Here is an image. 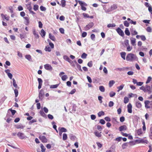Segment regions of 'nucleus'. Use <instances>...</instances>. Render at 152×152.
<instances>
[{
    "label": "nucleus",
    "instance_id": "f257e3e1",
    "mask_svg": "<svg viewBox=\"0 0 152 152\" xmlns=\"http://www.w3.org/2000/svg\"><path fill=\"white\" fill-rule=\"evenodd\" d=\"M126 58L127 61H133L137 59L136 55L132 53L128 54L126 56Z\"/></svg>",
    "mask_w": 152,
    "mask_h": 152
},
{
    "label": "nucleus",
    "instance_id": "f03ea898",
    "mask_svg": "<svg viewBox=\"0 0 152 152\" xmlns=\"http://www.w3.org/2000/svg\"><path fill=\"white\" fill-rule=\"evenodd\" d=\"M140 89L142 90L145 92L148 93L149 94L152 92L151 87L147 85H146L145 86H142L140 88Z\"/></svg>",
    "mask_w": 152,
    "mask_h": 152
},
{
    "label": "nucleus",
    "instance_id": "7ed1b4c3",
    "mask_svg": "<svg viewBox=\"0 0 152 152\" xmlns=\"http://www.w3.org/2000/svg\"><path fill=\"white\" fill-rule=\"evenodd\" d=\"M78 2L81 6V9L83 11H86V8L84 6H87V4L85 3L80 0L78 1Z\"/></svg>",
    "mask_w": 152,
    "mask_h": 152
},
{
    "label": "nucleus",
    "instance_id": "20e7f679",
    "mask_svg": "<svg viewBox=\"0 0 152 152\" xmlns=\"http://www.w3.org/2000/svg\"><path fill=\"white\" fill-rule=\"evenodd\" d=\"M94 23L93 22H90L84 28V30L87 31L92 28L94 26Z\"/></svg>",
    "mask_w": 152,
    "mask_h": 152
},
{
    "label": "nucleus",
    "instance_id": "39448f33",
    "mask_svg": "<svg viewBox=\"0 0 152 152\" xmlns=\"http://www.w3.org/2000/svg\"><path fill=\"white\" fill-rule=\"evenodd\" d=\"M17 136L21 139H23L26 138V137L23 133L19 132L17 134Z\"/></svg>",
    "mask_w": 152,
    "mask_h": 152
},
{
    "label": "nucleus",
    "instance_id": "423d86ee",
    "mask_svg": "<svg viewBox=\"0 0 152 152\" xmlns=\"http://www.w3.org/2000/svg\"><path fill=\"white\" fill-rule=\"evenodd\" d=\"M136 142L138 143H145L147 144L148 143V141L146 140H145L144 139L140 140H136Z\"/></svg>",
    "mask_w": 152,
    "mask_h": 152
},
{
    "label": "nucleus",
    "instance_id": "0eeeda50",
    "mask_svg": "<svg viewBox=\"0 0 152 152\" xmlns=\"http://www.w3.org/2000/svg\"><path fill=\"white\" fill-rule=\"evenodd\" d=\"M116 31L119 35L123 37L124 35V34L123 31L119 28H118L116 29Z\"/></svg>",
    "mask_w": 152,
    "mask_h": 152
},
{
    "label": "nucleus",
    "instance_id": "6e6552de",
    "mask_svg": "<svg viewBox=\"0 0 152 152\" xmlns=\"http://www.w3.org/2000/svg\"><path fill=\"white\" fill-rule=\"evenodd\" d=\"M39 139L43 142H47V139L44 136L40 135L39 136Z\"/></svg>",
    "mask_w": 152,
    "mask_h": 152
},
{
    "label": "nucleus",
    "instance_id": "1a4fd4ad",
    "mask_svg": "<svg viewBox=\"0 0 152 152\" xmlns=\"http://www.w3.org/2000/svg\"><path fill=\"white\" fill-rule=\"evenodd\" d=\"M44 66L45 68L48 70L51 71L52 70V67L49 64H46L44 65Z\"/></svg>",
    "mask_w": 152,
    "mask_h": 152
},
{
    "label": "nucleus",
    "instance_id": "9d476101",
    "mask_svg": "<svg viewBox=\"0 0 152 152\" xmlns=\"http://www.w3.org/2000/svg\"><path fill=\"white\" fill-rule=\"evenodd\" d=\"M132 105L130 103H129L127 105L128 112L129 113H131L132 111Z\"/></svg>",
    "mask_w": 152,
    "mask_h": 152
},
{
    "label": "nucleus",
    "instance_id": "9b49d317",
    "mask_svg": "<svg viewBox=\"0 0 152 152\" xmlns=\"http://www.w3.org/2000/svg\"><path fill=\"white\" fill-rule=\"evenodd\" d=\"M150 102L149 101L147 100L145 101V107L146 108L149 109L151 108V107L149 106Z\"/></svg>",
    "mask_w": 152,
    "mask_h": 152
},
{
    "label": "nucleus",
    "instance_id": "f8f14e48",
    "mask_svg": "<svg viewBox=\"0 0 152 152\" xmlns=\"http://www.w3.org/2000/svg\"><path fill=\"white\" fill-rule=\"evenodd\" d=\"M120 131L126 130L127 129V126L126 125H123L120 126L119 128Z\"/></svg>",
    "mask_w": 152,
    "mask_h": 152
},
{
    "label": "nucleus",
    "instance_id": "ddd939ff",
    "mask_svg": "<svg viewBox=\"0 0 152 152\" xmlns=\"http://www.w3.org/2000/svg\"><path fill=\"white\" fill-rule=\"evenodd\" d=\"M1 16L3 19H6L8 21L9 20L10 17L6 15H4L3 14H1Z\"/></svg>",
    "mask_w": 152,
    "mask_h": 152
},
{
    "label": "nucleus",
    "instance_id": "4468645a",
    "mask_svg": "<svg viewBox=\"0 0 152 152\" xmlns=\"http://www.w3.org/2000/svg\"><path fill=\"white\" fill-rule=\"evenodd\" d=\"M28 6L27 7V9L29 10L30 13L34 14H35V13L32 10V7L31 6V4L28 5Z\"/></svg>",
    "mask_w": 152,
    "mask_h": 152
},
{
    "label": "nucleus",
    "instance_id": "2eb2a0df",
    "mask_svg": "<svg viewBox=\"0 0 152 152\" xmlns=\"http://www.w3.org/2000/svg\"><path fill=\"white\" fill-rule=\"evenodd\" d=\"M25 21L24 22V23L26 25H28L29 23V18L28 17H24Z\"/></svg>",
    "mask_w": 152,
    "mask_h": 152
},
{
    "label": "nucleus",
    "instance_id": "dca6fc26",
    "mask_svg": "<svg viewBox=\"0 0 152 152\" xmlns=\"http://www.w3.org/2000/svg\"><path fill=\"white\" fill-rule=\"evenodd\" d=\"M130 31L132 35H136L137 34V32L133 28H131L130 29Z\"/></svg>",
    "mask_w": 152,
    "mask_h": 152
},
{
    "label": "nucleus",
    "instance_id": "f3484780",
    "mask_svg": "<svg viewBox=\"0 0 152 152\" xmlns=\"http://www.w3.org/2000/svg\"><path fill=\"white\" fill-rule=\"evenodd\" d=\"M131 44L133 46H136V39L135 38H132L130 39Z\"/></svg>",
    "mask_w": 152,
    "mask_h": 152
},
{
    "label": "nucleus",
    "instance_id": "a211bd4d",
    "mask_svg": "<svg viewBox=\"0 0 152 152\" xmlns=\"http://www.w3.org/2000/svg\"><path fill=\"white\" fill-rule=\"evenodd\" d=\"M117 5L116 4H114L111 6L110 7V10H113L117 9Z\"/></svg>",
    "mask_w": 152,
    "mask_h": 152
},
{
    "label": "nucleus",
    "instance_id": "6ab92c4d",
    "mask_svg": "<svg viewBox=\"0 0 152 152\" xmlns=\"http://www.w3.org/2000/svg\"><path fill=\"white\" fill-rule=\"evenodd\" d=\"M40 34L41 36L43 37H45V35L46 32L44 30L42 29L41 30Z\"/></svg>",
    "mask_w": 152,
    "mask_h": 152
},
{
    "label": "nucleus",
    "instance_id": "aec40b11",
    "mask_svg": "<svg viewBox=\"0 0 152 152\" xmlns=\"http://www.w3.org/2000/svg\"><path fill=\"white\" fill-rule=\"evenodd\" d=\"M136 106L137 108H140L142 107V104L140 102L137 101L136 103Z\"/></svg>",
    "mask_w": 152,
    "mask_h": 152
},
{
    "label": "nucleus",
    "instance_id": "412c9836",
    "mask_svg": "<svg viewBox=\"0 0 152 152\" xmlns=\"http://www.w3.org/2000/svg\"><path fill=\"white\" fill-rule=\"evenodd\" d=\"M33 34L35 36V37L37 38L38 39L39 37V35L36 32L35 30H34L33 31Z\"/></svg>",
    "mask_w": 152,
    "mask_h": 152
},
{
    "label": "nucleus",
    "instance_id": "4be33fe9",
    "mask_svg": "<svg viewBox=\"0 0 152 152\" xmlns=\"http://www.w3.org/2000/svg\"><path fill=\"white\" fill-rule=\"evenodd\" d=\"M16 127V128L19 129H23L25 126H23L21 124H20L19 125H17L15 126Z\"/></svg>",
    "mask_w": 152,
    "mask_h": 152
},
{
    "label": "nucleus",
    "instance_id": "5701e85b",
    "mask_svg": "<svg viewBox=\"0 0 152 152\" xmlns=\"http://www.w3.org/2000/svg\"><path fill=\"white\" fill-rule=\"evenodd\" d=\"M101 132L100 133L98 132L97 131H95L94 132V134L95 135L98 137H100L101 136Z\"/></svg>",
    "mask_w": 152,
    "mask_h": 152
},
{
    "label": "nucleus",
    "instance_id": "b1692460",
    "mask_svg": "<svg viewBox=\"0 0 152 152\" xmlns=\"http://www.w3.org/2000/svg\"><path fill=\"white\" fill-rule=\"evenodd\" d=\"M49 37L52 40L55 41L56 39L55 37L53 35H52L50 34H49Z\"/></svg>",
    "mask_w": 152,
    "mask_h": 152
},
{
    "label": "nucleus",
    "instance_id": "393cba45",
    "mask_svg": "<svg viewBox=\"0 0 152 152\" xmlns=\"http://www.w3.org/2000/svg\"><path fill=\"white\" fill-rule=\"evenodd\" d=\"M121 57L124 60L125 59V56L126 53L125 52H122L121 53Z\"/></svg>",
    "mask_w": 152,
    "mask_h": 152
},
{
    "label": "nucleus",
    "instance_id": "a878e982",
    "mask_svg": "<svg viewBox=\"0 0 152 152\" xmlns=\"http://www.w3.org/2000/svg\"><path fill=\"white\" fill-rule=\"evenodd\" d=\"M115 83V82L113 80H111L109 81V86L110 87H112L113 85Z\"/></svg>",
    "mask_w": 152,
    "mask_h": 152
},
{
    "label": "nucleus",
    "instance_id": "bb28decb",
    "mask_svg": "<svg viewBox=\"0 0 152 152\" xmlns=\"http://www.w3.org/2000/svg\"><path fill=\"white\" fill-rule=\"evenodd\" d=\"M116 26V25L115 23H110L107 25V27L108 28L114 27Z\"/></svg>",
    "mask_w": 152,
    "mask_h": 152
},
{
    "label": "nucleus",
    "instance_id": "cd10ccee",
    "mask_svg": "<svg viewBox=\"0 0 152 152\" xmlns=\"http://www.w3.org/2000/svg\"><path fill=\"white\" fill-rule=\"evenodd\" d=\"M64 58L68 62L70 63L72 61L70 59L69 57L67 56H65L64 57Z\"/></svg>",
    "mask_w": 152,
    "mask_h": 152
},
{
    "label": "nucleus",
    "instance_id": "c85d7f7f",
    "mask_svg": "<svg viewBox=\"0 0 152 152\" xmlns=\"http://www.w3.org/2000/svg\"><path fill=\"white\" fill-rule=\"evenodd\" d=\"M40 148L42 149L41 151L42 152H44L45 151L46 149L43 144H40Z\"/></svg>",
    "mask_w": 152,
    "mask_h": 152
},
{
    "label": "nucleus",
    "instance_id": "c756f323",
    "mask_svg": "<svg viewBox=\"0 0 152 152\" xmlns=\"http://www.w3.org/2000/svg\"><path fill=\"white\" fill-rule=\"evenodd\" d=\"M104 115V113L103 111H101L98 113V115L99 117H101L102 115Z\"/></svg>",
    "mask_w": 152,
    "mask_h": 152
},
{
    "label": "nucleus",
    "instance_id": "7c9ffc66",
    "mask_svg": "<svg viewBox=\"0 0 152 152\" xmlns=\"http://www.w3.org/2000/svg\"><path fill=\"white\" fill-rule=\"evenodd\" d=\"M70 138L71 140L74 141L76 139V137L75 136L72 134H71L70 136Z\"/></svg>",
    "mask_w": 152,
    "mask_h": 152
},
{
    "label": "nucleus",
    "instance_id": "2f4dec72",
    "mask_svg": "<svg viewBox=\"0 0 152 152\" xmlns=\"http://www.w3.org/2000/svg\"><path fill=\"white\" fill-rule=\"evenodd\" d=\"M125 34L128 36H129L130 35V32L128 28H126L125 30Z\"/></svg>",
    "mask_w": 152,
    "mask_h": 152
},
{
    "label": "nucleus",
    "instance_id": "473e14b6",
    "mask_svg": "<svg viewBox=\"0 0 152 152\" xmlns=\"http://www.w3.org/2000/svg\"><path fill=\"white\" fill-rule=\"evenodd\" d=\"M124 24L125 26L126 27H129V23L127 20L124 21Z\"/></svg>",
    "mask_w": 152,
    "mask_h": 152
},
{
    "label": "nucleus",
    "instance_id": "72a5a7b5",
    "mask_svg": "<svg viewBox=\"0 0 152 152\" xmlns=\"http://www.w3.org/2000/svg\"><path fill=\"white\" fill-rule=\"evenodd\" d=\"M45 50L46 51L50 52L51 51L50 48L48 46H46Z\"/></svg>",
    "mask_w": 152,
    "mask_h": 152
},
{
    "label": "nucleus",
    "instance_id": "f704fd0d",
    "mask_svg": "<svg viewBox=\"0 0 152 152\" xmlns=\"http://www.w3.org/2000/svg\"><path fill=\"white\" fill-rule=\"evenodd\" d=\"M126 47L127 50L128 51H130L132 49V46H130V45Z\"/></svg>",
    "mask_w": 152,
    "mask_h": 152
},
{
    "label": "nucleus",
    "instance_id": "c9c22d12",
    "mask_svg": "<svg viewBox=\"0 0 152 152\" xmlns=\"http://www.w3.org/2000/svg\"><path fill=\"white\" fill-rule=\"evenodd\" d=\"M149 136L150 138L152 140V126H151L150 129Z\"/></svg>",
    "mask_w": 152,
    "mask_h": 152
},
{
    "label": "nucleus",
    "instance_id": "e433bc0d",
    "mask_svg": "<svg viewBox=\"0 0 152 152\" xmlns=\"http://www.w3.org/2000/svg\"><path fill=\"white\" fill-rule=\"evenodd\" d=\"M25 58L26 59L30 61L31 60V56L29 55H26L25 56Z\"/></svg>",
    "mask_w": 152,
    "mask_h": 152
},
{
    "label": "nucleus",
    "instance_id": "4c0bfd02",
    "mask_svg": "<svg viewBox=\"0 0 152 152\" xmlns=\"http://www.w3.org/2000/svg\"><path fill=\"white\" fill-rule=\"evenodd\" d=\"M129 101V99L128 97L126 96L124 98V102L126 104Z\"/></svg>",
    "mask_w": 152,
    "mask_h": 152
},
{
    "label": "nucleus",
    "instance_id": "58836bf2",
    "mask_svg": "<svg viewBox=\"0 0 152 152\" xmlns=\"http://www.w3.org/2000/svg\"><path fill=\"white\" fill-rule=\"evenodd\" d=\"M66 1L64 0H61V6L63 7H64L66 5Z\"/></svg>",
    "mask_w": 152,
    "mask_h": 152
},
{
    "label": "nucleus",
    "instance_id": "ea45409f",
    "mask_svg": "<svg viewBox=\"0 0 152 152\" xmlns=\"http://www.w3.org/2000/svg\"><path fill=\"white\" fill-rule=\"evenodd\" d=\"M59 86L58 84H57L56 85H51L50 86V88H57Z\"/></svg>",
    "mask_w": 152,
    "mask_h": 152
},
{
    "label": "nucleus",
    "instance_id": "a19ab883",
    "mask_svg": "<svg viewBox=\"0 0 152 152\" xmlns=\"http://www.w3.org/2000/svg\"><path fill=\"white\" fill-rule=\"evenodd\" d=\"M87 56V54L84 53L82 54L81 56V57L82 58L85 59L86 58Z\"/></svg>",
    "mask_w": 152,
    "mask_h": 152
},
{
    "label": "nucleus",
    "instance_id": "79ce46f5",
    "mask_svg": "<svg viewBox=\"0 0 152 152\" xmlns=\"http://www.w3.org/2000/svg\"><path fill=\"white\" fill-rule=\"evenodd\" d=\"M61 79L63 81H65L67 78L66 75H64L61 76Z\"/></svg>",
    "mask_w": 152,
    "mask_h": 152
},
{
    "label": "nucleus",
    "instance_id": "37998d69",
    "mask_svg": "<svg viewBox=\"0 0 152 152\" xmlns=\"http://www.w3.org/2000/svg\"><path fill=\"white\" fill-rule=\"evenodd\" d=\"M67 137L66 134L64 133L63 135V140H65L67 139Z\"/></svg>",
    "mask_w": 152,
    "mask_h": 152
},
{
    "label": "nucleus",
    "instance_id": "c03bdc74",
    "mask_svg": "<svg viewBox=\"0 0 152 152\" xmlns=\"http://www.w3.org/2000/svg\"><path fill=\"white\" fill-rule=\"evenodd\" d=\"M13 83V85L14 86L15 88H17L18 86L17 85L16 83V81L15 80L14 78H13L12 79Z\"/></svg>",
    "mask_w": 152,
    "mask_h": 152
},
{
    "label": "nucleus",
    "instance_id": "a18cd8bd",
    "mask_svg": "<svg viewBox=\"0 0 152 152\" xmlns=\"http://www.w3.org/2000/svg\"><path fill=\"white\" fill-rule=\"evenodd\" d=\"M39 9V6L37 4L34 5V6L33 9L34 11H37Z\"/></svg>",
    "mask_w": 152,
    "mask_h": 152
},
{
    "label": "nucleus",
    "instance_id": "49530a36",
    "mask_svg": "<svg viewBox=\"0 0 152 152\" xmlns=\"http://www.w3.org/2000/svg\"><path fill=\"white\" fill-rule=\"evenodd\" d=\"M142 132L141 129H139L137 130V133L138 135H140L142 134Z\"/></svg>",
    "mask_w": 152,
    "mask_h": 152
},
{
    "label": "nucleus",
    "instance_id": "de8ad7c7",
    "mask_svg": "<svg viewBox=\"0 0 152 152\" xmlns=\"http://www.w3.org/2000/svg\"><path fill=\"white\" fill-rule=\"evenodd\" d=\"M125 45L127 46L129 45V40L128 39H126L124 41Z\"/></svg>",
    "mask_w": 152,
    "mask_h": 152
},
{
    "label": "nucleus",
    "instance_id": "09e8293b",
    "mask_svg": "<svg viewBox=\"0 0 152 152\" xmlns=\"http://www.w3.org/2000/svg\"><path fill=\"white\" fill-rule=\"evenodd\" d=\"M99 89L102 92H104L105 91V89L104 86H101L99 87Z\"/></svg>",
    "mask_w": 152,
    "mask_h": 152
},
{
    "label": "nucleus",
    "instance_id": "8fccbe9b",
    "mask_svg": "<svg viewBox=\"0 0 152 152\" xmlns=\"http://www.w3.org/2000/svg\"><path fill=\"white\" fill-rule=\"evenodd\" d=\"M60 131L61 132H67V130L66 129H65V128H64V127H62L61 128L60 130Z\"/></svg>",
    "mask_w": 152,
    "mask_h": 152
},
{
    "label": "nucleus",
    "instance_id": "3c124183",
    "mask_svg": "<svg viewBox=\"0 0 152 152\" xmlns=\"http://www.w3.org/2000/svg\"><path fill=\"white\" fill-rule=\"evenodd\" d=\"M39 113L43 117H45L46 116L45 114L44 113L43 111H40L39 112Z\"/></svg>",
    "mask_w": 152,
    "mask_h": 152
},
{
    "label": "nucleus",
    "instance_id": "603ef678",
    "mask_svg": "<svg viewBox=\"0 0 152 152\" xmlns=\"http://www.w3.org/2000/svg\"><path fill=\"white\" fill-rule=\"evenodd\" d=\"M128 146V143H125L123 144L122 146V148L123 149H125L126 147Z\"/></svg>",
    "mask_w": 152,
    "mask_h": 152
},
{
    "label": "nucleus",
    "instance_id": "864d4df0",
    "mask_svg": "<svg viewBox=\"0 0 152 152\" xmlns=\"http://www.w3.org/2000/svg\"><path fill=\"white\" fill-rule=\"evenodd\" d=\"M146 30L147 32H151L152 31V29L150 26L148 27Z\"/></svg>",
    "mask_w": 152,
    "mask_h": 152
},
{
    "label": "nucleus",
    "instance_id": "5fc2aeb1",
    "mask_svg": "<svg viewBox=\"0 0 152 152\" xmlns=\"http://www.w3.org/2000/svg\"><path fill=\"white\" fill-rule=\"evenodd\" d=\"M152 78L151 77H148L147 80L146 82V84L149 83L150 81L151 80Z\"/></svg>",
    "mask_w": 152,
    "mask_h": 152
},
{
    "label": "nucleus",
    "instance_id": "6e6d98bb",
    "mask_svg": "<svg viewBox=\"0 0 152 152\" xmlns=\"http://www.w3.org/2000/svg\"><path fill=\"white\" fill-rule=\"evenodd\" d=\"M124 86V85H121L120 86L118 87V91H119L121 90L123 88Z\"/></svg>",
    "mask_w": 152,
    "mask_h": 152
},
{
    "label": "nucleus",
    "instance_id": "4d7b16f0",
    "mask_svg": "<svg viewBox=\"0 0 152 152\" xmlns=\"http://www.w3.org/2000/svg\"><path fill=\"white\" fill-rule=\"evenodd\" d=\"M114 105V103L112 101H110L109 102L108 104V106L110 107H111L113 106Z\"/></svg>",
    "mask_w": 152,
    "mask_h": 152
},
{
    "label": "nucleus",
    "instance_id": "13d9d810",
    "mask_svg": "<svg viewBox=\"0 0 152 152\" xmlns=\"http://www.w3.org/2000/svg\"><path fill=\"white\" fill-rule=\"evenodd\" d=\"M102 98L103 97L100 96H99L98 97V100H99L100 103H102Z\"/></svg>",
    "mask_w": 152,
    "mask_h": 152
},
{
    "label": "nucleus",
    "instance_id": "bf43d9fd",
    "mask_svg": "<svg viewBox=\"0 0 152 152\" xmlns=\"http://www.w3.org/2000/svg\"><path fill=\"white\" fill-rule=\"evenodd\" d=\"M8 110H10L11 111L12 114L13 115H14L16 112V111L15 110H12L11 109H9Z\"/></svg>",
    "mask_w": 152,
    "mask_h": 152
},
{
    "label": "nucleus",
    "instance_id": "052dcab7",
    "mask_svg": "<svg viewBox=\"0 0 152 152\" xmlns=\"http://www.w3.org/2000/svg\"><path fill=\"white\" fill-rule=\"evenodd\" d=\"M140 37L141 40L143 41H145L146 39V38L144 35L140 36Z\"/></svg>",
    "mask_w": 152,
    "mask_h": 152
},
{
    "label": "nucleus",
    "instance_id": "680f3d73",
    "mask_svg": "<svg viewBox=\"0 0 152 152\" xmlns=\"http://www.w3.org/2000/svg\"><path fill=\"white\" fill-rule=\"evenodd\" d=\"M40 10L42 11H45L46 10V8L43 6H41L40 7Z\"/></svg>",
    "mask_w": 152,
    "mask_h": 152
},
{
    "label": "nucleus",
    "instance_id": "e2e57ef3",
    "mask_svg": "<svg viewBox=\"0 0 152 152\" xmlns=\"http://www.w3.org/2000/svg\"><path fill=\"white\" fill-rule=\"evenodd\" d=\"M99 123L103 125L105 123V121L103 119H101L100 120Z\"/></svg>",
    "mask_w": 152,
    "mask_h": 152
},
{
    "label": "nucleus",
    "instance_id": "0e129e2a",
    "mask_svg": "<svg viewBox=\"0 0 152 152\" xmlns=\"http://www.w3.org/2000/svg\"><path fill=\"white\" fill-rule=\"evenodd\" d=\"M39 23V27L40 28H42V22L40 21H39L38 22Z\"/></svg>",
    "mask_w": 152,
    "mask_h": 152
},
{
    "label": "nucleus",
    "instance_id": "69168bd1",
    "mask_svg": "<svg viewBox=\"0 0 152 152\" xmlns=\"http://www.w3.org/2000/svg\"><path fill=\"white\" fill-rule=\"evenodd\" d=\"M38 81L39 84H42V80L41 78H38Z\"/></svg>",
    "mask_w": 152,
    "mask_h": 152
},
{
    "label": "nucleus",
    "instance_id": "338daca9",
    "mask_svg": "<svg viewBox=\"0 0 152 152\" xmlns=\"http://www.w3.org/2000/svg\"><path fill=\"white\" fill-rule=\"evenodd\" d=\"M48 118L49 119L52 120V119H53V116L52 115H51L50 114H48Z\"/></svg>",
    "mask_w": 152,
    "mask_h": 152
},
{
    "label": "nucleus",
    "instance_id": "774afa93",
    "mask_svg": "<svg viewBox=\"0 0 152 152\" xmlns=\"http://www.w3.org/2000/svg\"><path fill=\"white\" fill-rule=\"evenodd\" d=\"M87 78L88 80V82L90 83H91L92 82V80L91 78L89 76H87Z\"/></svg>",
    "mask_w": 152,
    "mask_h": 152
}]
</instances>
